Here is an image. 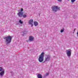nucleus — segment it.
Here are the masks:
<instances>
[{
    "instance_id": "obj_1",
    "label": "nucleus",
    "mask_w": 78,
    "mask_h": 78,
    "mask_svg": "<svg viewBox=\"0 0 78 78\" xmlns=\"http://www.w3.org/2000/svg\"><path fill=\"white\" fill-rule=\"evenodd\" d=\"M12 37L10 36H7L4 37V39H5V42L7 45H8V44L9 45V44L11 42V40H12Z\"/></svg>"
},
{
    "instance_id": "obj_2",
    "label": "nucleus",
    "mask_w": 78,
    "mask_h": 78,
    "mask_svg": "<svg viewBox=\"0 0 78 78\" xmlns=\"http://www.w3.org/2000/svg\"><path fill=\"white\" fill-rule=\"evenodd\" d=\"M44 52H42L38 58V61L40 62H42L44 61Z\"/></svg>"
},
{
    "instance_id": "obj_3",
    "label": "nucleus",
    "mask_w": 78,
    "mask_h": 78,
    "mask_svg": "<svg viewBox=\"0 0 78 78\" xmlns=\"http://www.w3.org/2000/svg\"><path fill=\"white\" fill-rule=\"evenodd\" d=\"M52 11L56 12H57V11H60V7H59L58 6L54 5L51 7Z\"/></svg>"
},
{
    "instance_id": "obj_4",
    "label": "nucleus",
    "mask_w": 78,
    "mask_h": 78,
    "mask_svg": "<svg viewBox=\"0 0 78 78\" xmlns=\"http://www.w3.org/2000/svg\"><path fill=\"white\" fill-rule=\"evenodd\" d=\"M23 11V9H21L20 12H19L17 13V15H18L19 17H23V12H22Z\"/></svg>"
},
{
    "instance_id": "obj_5",
    "label": "nucleus",
    "mask_w": 78,
    "mask_h": 78,
    "mask_svg": "<svg viewBox=\"0 0 78 78\" xmlns=\"http://www.w3.org/2000/svg\"><path fill=\"white\" fill-rule=\"evenodd\" d=\"M72 50L71 49H68L66 50V52L67 54V56H68L69 58L71 56Z\"/></svg>"
},
{
    "instance_id": "obj_6",
    "label": "nucleus",
    "mask_w": 78,
    "mask_h": 78,
    "mask_svg": "<svg viewBox=\"0 0 78 78\" xmlns=\"http://www.w3.org/2000/svg\"><path fill=\"white\" fill-rule=\"evenodd\" d=\"M50 58L51 57L50 55H47L45 58V60L46 61H50Z\"/></svg>"
},
{
    "instance_id": "obj_7",
    "label": "nucleus",
    "mask_w": 78,
    "mask_h": 78,
    "mask_svg": "<svg viewBox=\"0 0 78 78\" xmlns=\"http://www.w3.org/2000/svg\"><path fill=\"white\" fill-rule=\"evenodd\" d=\"M5 73V70H3L0 73V76L1 77H3Z\"/></svg>"
},
{
    "instance_id": "obj_8",
    "label": "nucleus",
    "mask_w": 78,
    "mask_h": 78,
    "mask_svg": "<svg viewBox=\"0 0 78 78\" xmlns=\"http://www.w3.org/2000/svg\"><path fill=\"white\" fill-rule=\"evenodd\" d=\"M34 37L32 36H30L29 37V41H30V42H32V41H33V40H34Z\"/></svg>"
},
{
    "instance_id": "obj_9",
    "label": "nucleus",
    "mask_w": 78,
    "mask_h": 78,
    "mask_svg": "<svg viewBox=\"0 0 78 78\" xmlns=\"http://www.w3.org/2000/svg\"><path fill=\"white\" fill-rule=\"evenodd\" d=\"M27 32L25 30H24L23 32H21V34L22 36H24V34H27Z\"/></svg>"
},
{
    "instance_id": "obj_10",
    "label": "nucleus",
    "mask_w": 78,
    "mask_h": 78,
    "mask_svg": "<svg viewBox=\"0 0 78 78\" xmlns=\"http://www.w3.org/2000/svg\"><path fill=\"white\" fill-rule=\"evenodd\" d=\"M37 76L38 77V78H42V76L40 74H38Z\"/></svg>"
},
{
    "instance_id": "obj_11",
    "label": "nucleus",
    "mask_w": 78,
    "mask_h": 78,
    "mask_svg": "<svg viewBox=\"0 0 78 78\" xmlns=\"http://www.w3.org/2000/svg\"><path fill=\"white\" fill-rule=\"evenodd\" d=\"M33 20L32 19L30 20L29 21V24H31L32 23H33Z\"/></svg>"
},
{
    "instance_id": "obj_12",
    "label": "nucleus",
    "mask_w": 78,
    "mask_h": 78,
    "mask_svg": "<svg viewBox=\"0 0 78 78\" xmlns=\"http://www.w3.org/2000/svg\"><path fill=\"white\" fill-rule=\"evenodd\" d=\"M34 24L35 27H36V26H37V25H38V23L36 21H35L34 22Z\"/></svg>"
},
{
    "instance_id": "obj_13",
    "label": "nucleus",
    "mask_w": 78,
    "mask_h": 78,
    "mask_svg": "<svg viewBox=\"0 0 78 78\" xmlns=\"http://www.w3.org/2000/svg\"><path fill=\"white\" fill-rule=\"evenodd\" d=\"M49 75V74L48 73H47L46 74V75H44V77H46V76H47Z\"/></svg>"
},
{
    "instance_id": "obj_14",
    "label": "nucleus",
    "mask_w": 78,
    "mask_h": 78,
    "mask_svg": "<svg viewBox=\"0 0 78 78\" xmlns=\"http://www.w3.org/2000/svg\"><path fill=\"white\" fill-rule=\"evenodd\" d=\"M3 70H5V69H3V68L2 67H0V72L3 71Z\"/></svg>"
},
{
    "instance_id": "obj_15",
    "label": "nucleus",
    "mask_w": 78,
    "mask_h": 78,
    "mask_svg": "<svg viewBox=\"0 0 78 78\" xmlns=\"http://www.w3.org/2000/svg\"><path fill=\"white\" fill-rule=\"evenodd\" d=\"M19 23H20L21 24H22L23 23V21H22V20H20L19 21Z\"/></svg>"
},
{
    "instance_id": "obj_16",
    "label": "nucleus",
    "mask_w": 78,
    "mask_h": 78,
    "mask_svg": "<svg viewBox=\"0 0 78 78\" xmlns=\"http://www.w3.org/2000/svg\"><path fill=\"white\" fill-rule=\"evenodd\" d=\"M23 17L24 18H25V17H27V15L25 14V15H23Z\"/></svg>"
},
{
    "instance_id": "obj_17",
    "label": "nucleus",
    "mask_w": 78,
    "mask_h": 78,
    "mask_svg": "<svg viewBox=\"0 0 78 78\" xmlns=\"http://www.w3.org/2000/svg\"><path fill=\"white\" fill-rule=\"evenodd\" d=\"M75 1H76V0H71V2L72 3H74Z\"/></svg>"
},
{
    "instance_id": "obj_18",
    "label": "nucleus",
    "mask_w": 78,
    "mask_h": 78,
    "mask_svg": "<svg viewBox=\"0 0 78 78\" xmlns=\"http://www.w3.org/2000/svg\"><path fill=\"white\" fill-rule=\"evenodd\" d=\"M64 29H62L60 30L61 33H62V32H64Z\"/></svg>"
},
{
    "instance_id": "obj_19",
    "label": "nucleus",
    "mask_w": 78,
    "mask_h": 78,
    "mask_svg": "<svg viewBox=\"0 0 78 78\" xmlns=\"http://www.w3.org/2000/svg\"><path fill=\"white\" fill-rule=\"evenodd\" d=\"M74 19H76V18H77V16H75L73 17Z\"/></svg>"
},
{
    "instance_id": "obj_20",
    "label": "nucleus",
    "mask_w": 78,
    "mask_h": 78,
    "mask_svg": "<svg viewBox=\"0 0 78 78\" xmlns=\"http://www.w3.org/2000/svg\"><path fill=\"white\" fill-rule=\"evenodd\" d=\"M29 25H31V27H33V24L32 23L29 24Z\"/></svg>"
},
{
    "instance_id": "obj_21",
    "label": "nucleus",
    "mask_w": 78,
    "mask_h": 78,
    "mask_svg": "<svg viewBox=\"0 0 78 78\" xmlns=\"http://www.w3.org/2000/svg\"><path fill=\"white\" fill-rule=\"evenodd\" d=\"M58 2H61V1H62V0H58Z\"/></svg>"
},
{
    "instance_id": "obj_22",
    "label": "nucleus",
    "mask_w": 78,
    "mask_h": 78,
    "mask_svg": "<svg viewBox=\"0 0 78 78\" xmlns=\"http://www.w3.org/2000/svg\"><path fill=\"white\" fill-rule=\"evenodd\" d=\"M77 37H78V31L77 32Z\"/></svg>"
},
{
    "instance_id": "obj_23",
    "label": "nucleus",
    "mask_w": 78,
    "mask_h": 78,
    "mask_svg": "<svg viewBox=\"0 0 78 78\" xmlns=\"http://www.w3.org/2000/svg\"><path fill=\"white\" fill-rule=\"evenodd\" d=\"M13 73H13V72H12V75H13V74H13Z\"/></svg>"
},
{
    "instance_id": "obj_24",
    "label": "nucleus",
    "mask_w": 78,
    "mask_h": 78,
    "mask_svg": "<svg viewBox=\"0 0 78 78\" xmlns=\"http://www.w3.org/2000/svg\"><path fill=\"white\" fill-rule=\"evenodd\" d=\"M75 30H76V29H75L74 30V31H75Z\"/></svg>"
},
{
    "instance_id": "obj_25",
    "label": "nucleus",
    "mask_w": 78,
    "mask_h": 78,
    "mask_svg": "<svg viewBox=\"0 0 78 78\" xmlns=\"http://www.w3.org/2000/svg\"><path fill=\"white\" fill-rule=\"evenodd\" d=\"M75 33V31L73 32V33Z\"/></svg>"
},
{
    "instance_id": "obj_26",
    "label": "nucleus",
    "mask_w": 78,
    "mask_h": 78,
    "mask_svg": "<svg viewBox=\"0 0 78 78\" xmlns=\"http://www.w3.org/2000/svg\"><path fill=\"white\" fill-rule=\"evenodd\" d=\"M68 1H70V0H67Z\"/></svg>"
}]
</instances>
